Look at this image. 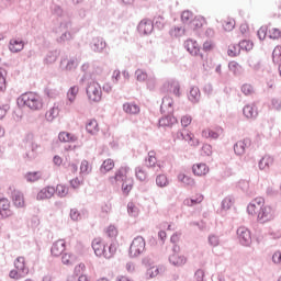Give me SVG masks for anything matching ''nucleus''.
Here are the masks:
<instances>
[{"label":"nucleus","instance_id":"1","mask_svg":"<svg viewBox=\"0 0 281 281\" xmlns=\"http://www.w3.org/2000/svg\"><path fill=\"white\" fill-rule=\"evenodd\" d=\"M19 106H27L31 111H41L43 109V98L38 93L26 92L18 98Z\"/></svg>","mask_w":281,"mask_h":281},{"label":"nucleus","instance_id":"2","mask_svg":"<svg viewBox=\"0 0 281 281\" xmlns=\"http://www.w3.org/2000/svg\"><path fill=\"white\" fill-rule=\"evenodd\" d=\"M56 34L61 32V35L57 38V43H67V41H74V29L71 27V21L65 20L60 22L58 30L55 31Z\"/></svg>","mask_w":281,"mask_h":281},{"label":"nucleus","instance_id":"3","mask_svg":"<svg viewBox=\"0 0 281 281\" xmlns=\"http://www.w3.org/2000/svg\"><path fill=\"white\" fill-rule=\"evenodd\" d=\"M144 251H146V239L142 236L135 237L130 246V258H138Z\"/></svg>","mask_w":281,"mask_h":281},{"label":"nucleus","instance_id":"4","mask_svg":"<svg viewBox=\"0 0 281 281\" xmlns=\"http://www.w3.org/2000/svg\"><path fill=\"white\" fill-rule=\"evenodd\" d=\"M86 93L90 102H100V100H102V87L97 81L88 83Z\"/></svg>","mask_w":281,"mask_h":281},{"label":"nucleus","instance_id":"5","mask_svg":"<svg viewBox=\"0 0 281 281\" xmlns=\"http://www.w3.org/2000/svg\"><path fill=\"white\" fill-rule=\"evenodd\" d=\"M256 214L259 223H269L276 218V210L269 205L259 209Z\"/></svg>","mask_w":281,"mask_h":281},{"label":"nucleus","instance_id":"6","mask_svg":"<svg viewBox=\"0 0 281 281\" xmlns=\"http://www.w3.org/2000/svg\"><path fill=\"white\" fill-rule=\"evenodd\" d=\"M78 58H68L67 56H65L60 59L59 69H61V71H76V69H78Z\"/></svg>","mask_w":281,"mask_h":281},{"label":"nucleus","instance_id":"7","mask_svg":"<svg viewBox=\"0 0 281 281\" xmlns=\"http://www.w3.org/2000/svg\"><path fill=\"white\" fill-rule=\"evenodd\" d=\"M128 172H131V167L124 165L120 169L115 171L114 177H110L111 183H122V181H126L128 178Z\"/></svg>","mask_w":281,"mask_h":281},{"label":"nucleus","instance_id":"8","mask_svg":"<svg viewBox=\"0 0 281 281\" xmlns=\"http://www.w3.org/2000/svg\"><path fill=\"white\" fill-rule=\"evenodd\" d=\"M237 237L243 247H249L251 245V232L247 227L240 226L237 229Z\"/></svg>","mask_w":281,"mask_h":281},{"label":"nucleus","instance_id":"9","mask_svg":"<svg viewBox=\"0 0 281 281\" xmlns=\"http://www.w3.org/2000/svg\"><path fill=\"white\" fill-rule=\"evenodd\" d=\"M249 148H251V139L244 138L243 140H238L237 143H235L234 153L235 155H238L240 157L245 155V153H247Z\"/></svg>","mask_w":281,"mask_h":281},{"label":"nucleus","instance_id":"10","mask_svg":"<svg viewBox=\"0 0 281 281\" xmlns=\"http://www.w3.org/2000/svg\"><path fill=\"white\" fill-rule=\"evenodd\" d=\"M90 47L92 52H95V54H105L106 41H104L102 37H93L92 42L90 43Z\"/></svg>","mask_w":281,"mask_h":281},{"label":"nucleus","instance_id":"11","mask_svg":"<svg viewBox=\"0 0 281 281\" xmlns=\"http://www.w3.org/2000/svg\"><path fill=\"white\" fill-rule=\"evenodd\" d=\"M161 114L175 113V100L171 97H164L160 105Z\"/></svg>","mask_w":281,"mask_h":281},{"label":"nucleus","instance_id":"12","mask_svg":"<svg viewBox=\"0 0 281 281\" xmlns=\"http://www.w3.org/2000/svg\"><path fill=\"white\" fill-rule=\"evenodd\" d=\"M137 30L139 34L148 36V34H153V30H155V24L151 20H143L139 22Z\"/></svg>","mask_w":281,"mask_h":281},{"label":"nucleus","instance_id":"13","mask_svg":"<svg viewBox=\"0 0 281 281\" xmlns=\"http://www.w3.org/2000/svg\"><path fill=\"white\" fill-rule=\"evenodd\" d=\"M25 48V42L21 40L20 37L11 38L9 42V52L11 54H19V52H23Z\"/></svg>","mask_w":281,"mask_h":281},{"label":"nucleus","instance_id":"14","mask_svg":"<svg viewBox=\"0 0 281 281\" xmlns=\"http://www.w3.org/2000/svg\"><path fill=\"white\" fill-rule=\"evenodd\" d=\"M265 199L263 198H256L252 200L248 206H247V212L251 216L257 213V211L261 210V207H265Z\"/></svg>","mask_w":281,"mask_h":281},{"label":"nucleus","instance_id":"15","mask_svg":"<svg viewBox=\"0 0 281 281\" xmlns=\"http://www.w3.org/2000/svg\"><path fill=\"white\" fill-rule=\"evenodd\" d=\"M243 113L247 120H256L258 117V106L256 103H248L244 106Z\"/></svg>","mask_w":281,"mask_h":281},{"label":"nucleus","instance_id":"16","mask_svg":"<svg viewBox=\"0 0 281 281\" xmlns=\"http://www.w3.org/2000/svg\"><path fill=\"white\" fill-rule=\"evenodd\" d=\"M67 247V244L65 243V239H58L55 241L50 248L52 256L58 257L63 256V252L65 251Z\"/></svg>","mask_w":281,"mask_h":281},{"label":"nucleus","instance_id":"17","mask_svg":"<svg viewBox=\"0 0 281 281\" xmlns=\"http://www.w3.org/2000/svg\"><path fill=\"white\" fill-rule=\"evenodd\" d=\"M56 194V188L45 187L37 193V201H45V199H52Z\"/></svg>","mask_w":281,"mask_h":281},{"label":"nucleus","instance_id":"18","mask_svg":"<svg viewBox=\"0 0 281 281\" xmlns=\"http://www.w3.org/2000/svg\"><path fill=\"white\" fill-rule=\"evenodd\" d=\"M273 161L274 159L272 156H263L258 162L259 170H263V172H269V169L271 168V166H273Z\"/></svg>","mask_w":281,"mask_h":281},{"label":"nucleus","instance_id":"19","mask_svg":"<svg viewBox=\"0 0 281 281\" xmlns=\"http://www.w3.org/2000/svg\"><path fill=\"white\" fill-rule=\"evenodd\" d=\"M184 48L191 56H199V52H201V48L199 47V43L194 40H187L184 42Z\"/></svg>","mask_w":281,"mask_h":281},{"label":"nucleus","instance_id":"20","mask_svg":"<svg viewBox=\"0 0 281 281\" xmlns=\"http://www.w3.org/2000/svg\"><path fill=\"white\" fill-rule=\"evenodd\" d=\"M188 100L192 104H199V102L201 101V90L199 89V87L193 86L190 88V91L188 93Z\"/></svg>","mask_w":281,"mask_h":281},{"label":"nucleus","instance_id":"21","mask_svg":"<svg viewBox=\"0 0 281 281\" xmlns=\"http://www.w3.org/2000/svg\"><path fill=\"white\" fill-rule=\"evenodd\" d=\"M14 267L24 277L30 273V268L25 266V257H18L14 261Z\"/></svg>","mask_w":281,"mask_h":281},{"label":"nucleus","instance_id":"22","mask_svg":"<svg viewBox=\"0 0 281 281\" xmlns=\"http://www.w3.org/2000/svg\"><path fill=\"white\" fill-rule=\"evenodd\" d=\"M80 71L83 74V76L79 80L80 85H82L85 80H88V78H93L92 64H89V63L82 64L80 67Z\"/></svg>","mask_w":281,"mask_h":281},{"label":"nucleus","instance_id":"23","mask_svg":"<svg viewBox=\"0 0 281 281\" xmlns=\"http://www.w3.org/2000/svg\"><path fill=\"white\" fill-rule=\"evenodd\" d=\"M105 247H106V245H104V243H102V239L95 238L92 240V249H93L95 256H98L99 258H102V256L104 255Z\"/></svg>","mask_w":281,"mask_h":281},{"label":"nucleus","instance_id":"24","mask_svg":"<svg viewBox=\"0 0 281 281\" xmlns=\"http://www.w3.org/2000/svg\"><path fill=\"white\" fill-rule=\"evenodd\" d=\"M192 171H193V175H195L196 177H205V175L210 172V168L207 167V165L200 162V164L193 165Z\"/></svg>","mask_w":281,"mask_h":281},{"label":"nucleus","instance_id":"25","mask_svg":"<svg viewBox=\"0 0 281 281\" xmlns=\"http://www.w3.org/2000/svg\"><path fill=\"white\" fill-rule=\"evenodd\" d=\"M12 214L10 211V201L8 199H3L0 202V218H8Z\"/></svg>","mask_w":281,"mask_h":281},{"label":"nucleus","instance_id":"26","mask_svg":"<svg viewBox=\"0 0 281 281\" xmlns=\"http://www.w3.org/2000/svg\"><path fill=\"white\" fill-rule=\"evenodd\" d=\"M80 91V88L78 86H72L69 88L67 92V106H71L74 102H76V98H78V93Z\"/></svg>","mask_w":281,"mask_h":281},{"label":"nucleus","instance_id":"27","mask_svg":"<svg viewBox=\"0 0 281 281\" xmlns=\"http://www.w3.org/2000/svg\"><path fill=\"white\" fill-rule=\"evenodd\" d=\"M169 262L170 265H173V267H183V265L187 262V259L184 256L179 254H172L169 256Z\"/></svg>","mask_w":281,"mask_h":281},{"label":"nucleus","instance_id":"28","mask_svg":"<svg viewBox=\"0 0 281 281\" xmlns=\"http://www.w3.org/2000/svg\"><path fill=\"white\" fill-rule=\"evenodd\" d=\"M145 85L148 91H156L157 86L159 85V81L157 80L155 72L149 74V76L147 77V80L145 81Z\"/></svg>","mask_w":281,"mask_h":281},{"label":"nucleus","instance_id":"29","mask_svg":"<svg viewBox=\"0 0 281 281\" xmlns=\"http://www.w3.org/2000/svg\"><path fill=\"white\" fill-rule=\"evenodd\" d=\"M164 116L159 120V126H172L173 124H177V117L172 114H162Z\"/></svg>","mask_w":281,"mask_h":281},{"label":"nucleus","instance_id":"30","mask_svg":"<svg viewBox=\"0 0 281 281\" xmlns=\"http://www.w3.org/2000/svg\"><path fill=\"white\" fill-rule=\"evenodd\" d=\"M25 179L29 183H36V181H41V179H43V172L30 171L25 175Z\"/></svg>","mask_w":281,"mask_h":281},{"label":"nucleus","instance_id":"31","mask_svg":"<svg viewBox=\"0 0 281 281\" xmlns=\"http://www.w3.org/2000/svg\"><path fill=\"white\" fill-rule=\"evenodd\" d=\"M113 168H115V161H113V159L108 158L106 160H104L100 167V172L102 175H106V172H111V170H113Z\"/></svg>","mask_w":281,"mask_h":281},{"label":"nucleus","instance_id":"32","mask_svg":"<svg viewBox=\"0 0 281 281\" xmlns=\"http://www.w3.org/2000/svg\"><path fill=\"white\" fill-rule=\"evenodd\" d=\"M12 201L15 207H23V205H25V200L23 199V193H21V191H14L12 193Z\"/></svg>","mask_w":281,"mask_h":281},{"label":"nucleus","instance_id":"33","mask_svg":"<svg viewBox=\"0 0 281 281\" xmlns=\"http://www.w3.org/2000/svg\"><path fill=\"white\" fill-rule=\"evenodd\" d=\"M60 114V109H58V105L54 104L45 114L47 122H54V119L57 117Z\"/></svg>","mask_w":281,"mask_h":281},{"label":"nucleus","instance_id":"34","mask_svg":"<svg viewBox=\"0 0 281 281\" xmlns=\"http://www.w3.org/2000/svg\"><path fill=\"white\" fill-rule=\"evenodd\" d=\"M58 50H49L44 57V65H54L58 60Z\"/></svg>","mask_w":281,"mask_h":281},{"label":"nucleus","instance_id":"35","mask_svg":"<svg viewBox=\"0 0 281 281\" xmlns=\"http://www.w3.org/2000/svg\"><path fill=\"white\" fill-rule=\"evenodd\" d=\"M203 23H205V18L198 15L193 18L189 27L191 30H201V27H203Z\"/></svg>","mask_w":281,"mask_h":281},{"label":"nucleus","instance_id":"36","mask_svg":"<svg viewBox=\"0 0 281 281\" xmlns=\"http://www.w3.org/2000/svg\"><path fill=\"white\" fill-rule=\"evenodd\" d=\"M115 251H117V246L115 244H110L109 246H105L103 250V258H106L108 260L113 258L115 256Z\"/></svg>","mask_w":281,"mask_h":281},{"label":"nucleus","instance_id":"37","mask_svg":"<svg viewBox=\"0 0 281 281\" xmlns=\"http://www.w3.org/2000/svg\"><path fill=\"white\" fill-rule=\"evenodd\" d=\"M199 203H203V194H198L195 198L184 199L183 201V205H187V207L199 205Z\"/></svg>","mask_w":281,"mask_h":281},{"label":"nucleus","instance_id":"38","mask_svg":"<svg viewBox=\"0 0 281 281\" xmlns=\"http://www.w3.org/2000/svg\"><path fill=\"white\" fill-rule=\"evenodd\" d=\"M123 111H125L130 115H137V113H139V105L135 103H124Z\"/></svg>","mask_w":281,"mask_h":281},{"label":"nucleus","instance_id":"39","mask_svg":"<svg viewBox=\"0 0 281 281\" xmlns=\"http://www.w3.org/2000/svg\"><path fill=\"white\" fill-rule=\"evenodd\" d=\"M194 20V13L190 10H186L181 13V21L184 25H191L192 21Z\"/></svg>","mask_w":281,"mask_h":281},{"label":"nucleus","instance_id":"40","mask_svg":"<svg viewBox=\"0 0 281 281\" xmlns=\"http://www.w3.org/2000/svg\"><path fill=\"white\" fill-rule=\"evenodd\" d=\"M228 69L232 71L233 76H240L243 74V66L237 61L228 63Z\"/></svg>","mask_w":281,"mask_h":281},{"label":"nucleus","instance_id":"41","mask_svg":"<svg viewBox=\"0 0 281 281\" xmlns=\"http://www.w3.org/2000/svg\"><path fill=\"white\" fill-rule=\"evenodd\" d=\"M59 142L68 143V142H77L78 137L76 135H71L68 132H60L58 135Z\"/></svg>","mask_w":281,"mask_h":281},{"label":"nucleus","instance_id":"42","mask_svg":"<svg viewBox=\"0 0 281 281\" xmlns=\"http://www.w3.org/2000/svg\"><path fill=\"white\" fill-rule=\"evenodd\" d=\"M86 131L90 135H95L100 131V128L98 127V121L91 120L90 122H88V124L86 125Z\"/></svg>","mask_w":281,"mask_h":281},{"label":"nucleus","instance_id":"43","mask_svg":"<svg viewBox=\"0 0 281 281\" xmlns=\"http://www.w3.org/2000/svg\"><path fill=\"white\" fill-rule=\"evenodd\" d=\"M134 180L133 178H128L127 180L122 181V192L123 194H130L131 190H133Z\"/></svg>","mask_w":281,"mask_h":281},{"label":"nucleus","instance_id":"44","mask_svg":"<svg viewBox=\"0 0 281 281\" xmlns=\"http://www.w3.org/2000/svg\"><path fill=\"white\" fill-rule=\"evenodd\" d=\"M178 181H180L181 183H183L184 186H189V188H192L194 186V178L190 177V176H186V173H180L178 176Z\"/></svg>","mask_w":281,"mask_h":281},{"label":"nucleus","instance_id":"45","mask_svg":"<svg viewBox=\"0 0 281 281\" xmlns=\"http://www.w3.org/2000/svg\"><path fill=\"white\" fill-rule=\"evenodd\" d=\"M146 168H157V157H155V151L148 153V159L145 160Z\"/></svg>","mask_w":281,"mask_h":281},{"label":"nucleus","instance_id":"46","mask_svg":"<svg viewBox=\"0 0 281 281\" xmlns=\"http://www.w3.org/2000/svg\"><path fill=\"white\" fill-rule=\"evenodd\" d=\"M127 214L130 216H133L134 218H137V216H139V207H137V205H135V203L128 202L127 203Z\"/></svg>","mask_w":281,"mask_h":281},{"label":"nucleus","instance_id":"47","mask_svg":"<svg viewBox=\"0 0 281 281\" xmlns=\"http://www.w3.org/2000/svg\"><path fill=\"white\" fill-rule=\"evenodd\" d=\"M169 34L172 36V38H181V36L186 34V29L181 26H175L169 31Z\"/></svg>","mask_w":281,"mask_h":281},{"label":"nucleus","instance_id":"48","mask_svg":"<svg viewBox=\"0 0 281 281\" xmlns=\"http://www.w3.org/2000/svg\"><path fill=\"white\" fill-rule=\"evenodd\" d=\"M148 76H150V74L146 72V70L144 69L138 68L135 71V77L138 82H146V80L148 79Z\"/></svg>","mask_w":281,"mask_h":281},{"label":"nucleus","instance_id":"49","mask_svg":"<svg viewBox=\"0 0 281 281\" xmlns=\"http://www.w3.org/2000/svg\"><path fill=\"white\" fill-rule=\"evenodd\" d=\"M172 85H175V79L165 80L160 87L161 93H170L172 91Z\"/></svg>","mask_w":281,"mask_h":281},{"label":"nucleus","instance_id":"50","mask_svg":"<svg viewBox=\"0 0 281 281\" xmlns=\"http://www.w3.org/2000/svg\"><path fill=\"white\" fill-rule=\"evenodd\" d=\"M5 76H8V71L0 68V93H4L5 89H8V86L5 85Z\"/></svg>","mask_w":281,"mask_h":281},{"label":"nucleus","instance_id":"51","mask_svg":"<svg viewBox=\"0 0 281 281\" xmlns=\"http://www.w3.org/2000/svg\"><path fill=\"white\" fill-rule=\"evenodd\" d=\"M135 176L138 181H146V179H148V173L144 170V167H136Z\"/></svg>","mask_w":281,"mask_h":281},{"label":"nucleus","instance_id":"52","mask_svg":"<svg viewBox=\"0 0 281 281\" xmlns=\"http://www.w3.org/2000/svg\"><path fill=\"white\" fill-rule=\"evenodd\" d=\"M168 177L166 175H158L156 177V184L158 188H167L169 186Z\"/></svg>","mask_w":281,"mask_h":281},{"label":"nucleus","instance_id":"53","mask_svg":"<svg viewBox=\"0 0 281 281\" xmlns=\"http://www.w3.org/2000/svg\"><path fill=\"white\" fill-rule=\"evenodd\" d=\"M151 23H154V27H157V30H164L166 19L162 15H158L154 18Z\"/></svg>","mask_w":281,"mask_h":281},{"label":"nucleus","instance_id":"54","mask_svg":"<svg viewBox=\"0 0 281 281\" xmlns=\"http://www.w3.org/2000/svg\"><path fill=\"white\" fill-rule=\"evenodd\" d=\"M240 54V45L239 44H233L228 46L227 55L231 56V58H234Z\"/></svg>","mask_w":281,"mask_h":281},{"label":"nucleus","instance_id":"55","mask_svg":"<svg viewBox=\"0 0 281 281\" xmlns=\"http://www.w3.org/2000/svg\"><path fill=\"white\" fill-rule=\"evenodd\" d=\"M272 61L274 65H281V47L277 46L272 52Z\"/></svg>","mask_w":281,"mask_h":281},{"label":"nucleus","instance_id":"56","mask_svg":"<svg viewBox=\"0 0 281 281\" xmlns=\"http://www.w3.org/2000/svg\"><path fill=\"white\" fill-rule=\"evenodd\" d=\"M55 192L60 196V199H64V196L69 194V188L64 184H57Z\"/></svg>","mask_w":281,"mask_h":281},{"label":"nucleus","instance_id":"57","mask_svg":"<svg viewBox=\"0 0 281 281\" xmlns=\"http://www.w3.org/2000/svg\"><path fill=\"white\" fill-rule=\"evenodd\" d=\"M207 240L211 247H218L221 245V237H218L216 234L209 235Z\"/></svg>","mask_w":281,"mask_h":281},{"label":"nucleus","instance_id":"58","mask_svg":"<svg viewBox=\"0 0 281 281\" xmlns=\"http://www.w3.org/2000/svg\"><path fill=\"white\" fill-rule=\"evenodd\" d=\"M44 93L45 95H47V98H50L53 100L60 95V92L54 88H45Z\"/></svg>","mask_w":281,"mask_h":281},{"label":"nucleus","instance_id":"59","mask_svg":"<svg viewBox=\"0 0 281 281\" xmlns=\"http://www.w3.org/2000/svg\"><path fill=\"white\" fill-rule=\"evenodd\" d=\"M240 91L244 95H254V86L251 83H244Z\"/></svg>","mask_w":281,"mask_h":281},{"label":"nucleus","instance_id":"60","mask_svg":"<svg viewBox=\"0 0 281 281\" xmlns=\"http://www.w3.org/2000/svg\"><path fill=\"white\" fill-rule=\"evenodd\" d=\"M103 71L104 68H102V65H100L98 61L92 63V78L93 76H101Z\"/></svg>","mask_w":281,"mask_h":281},{"label":"nucleus","instance_id":"61","mask_svg":"<svg viewBox=\"0 0 281 281\" xmlns=\"http://www.w3.org/2000/svg\"><path fill=\"white\" fill-rule=\"evenodd\" d=\"M202 136L210 137L211 139H218V137H221V134H218V132H215L213 130H204L202 132Z\"/></svg>","mask_w":281,"mask_h":281},{"label":"nucleus","instance_id":"62","mask_svg":"<svg viewBox=\"0 0 281 281\" xmlns=\"http://www.w3.org/2000/svg\"><path fill=\"white\" fill-rule=\"evenodd\" d=\"M158 273H159V268L154 266V267L147 269L146 278H147V280H150L153 278H157Z\"/></svg>","mask_w":281,"mask_h":281},{"label":"nucleus","instance_id":"63","mask_svg":"<svg viewBox=\"0 0 281 281\" xmlns=\"http://www.w3.org/2000/svg\"><path fill=\"white\" fill-rule=\"evenodd\" d=\"M81 175H89L91 172V167L89 166V161L82 160L80 165Z\"/></svg>","mask_w":281,"mask_h":281},{"label":"nucleus","instance_id":"64","mask_svg":"<svg viewBox=\"0 0 281 281\" xmlns=\"http://www.w3.org/2000/svg\"><path fill=\"white\" fill-rule=\"evenodd\" d=\"M74 260H75L74 255L64 254V255L61 256V262H63V265H67V266L74 265Z\"/></svg>","mask_w":281,"mask_h":281}]
</instances>
